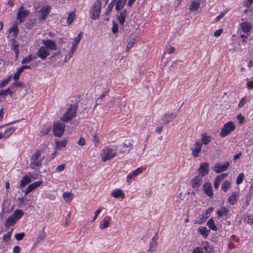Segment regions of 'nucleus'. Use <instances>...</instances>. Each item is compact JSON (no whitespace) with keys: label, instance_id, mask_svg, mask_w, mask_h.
Listing matches in <instances>:
<instances>
[{"label":"nucleus","instance_id":"nucleus-1","mask_svg":"<svg viewBox=\"0 0 253 253\" xmlns=\"http://www.w3.org/2000/svg\"><path fill=\"white\" fill-rule=\"evenodd\" d=\"M42 150H38L33 154L30 159V167L32 169H36V168L40 167L42 165V161L44 159V156L41 157Z\"/></svg>","mask_w":253,"mask_h":253},{"label":"nucleus","instance_id":"nucleus-2","mask_svg":"<svg viewBox=\"0 0 253 253\" xmlns=\"http://www.w3.org/2000/svg\"><path fill=\"white\" fill-rule=\"evenodd\" d=\"M117 153L113 149L106 147L100 153L101 160L103 162H106L116 156Z\"/></svg>","mask_w":253,"mask_h":253},{"label":"nucleus","instance_id":"nucleus-3","mask_svg":"<svg viewBox=\"0 0 253 253\" xmlns=\"http://www.w3.org/2000/svg\"><path fill=\"white\" fill-rule=\"evenodd\" d=\"M235 125L232 122H228L225 123L221 129L219 135L221 137H224L229 135L235 129Z\"/></svg>","mask_w":253,"mask_h":253},{"label":"nucleus","instance_id":"nucleus-4","mask_svg":"<svg viewBox=\"0 0 253 253\" xmlns=\"http://www.w3.org/2000/svg\"><path fill=\"white\" fill-rule=\"evenodd\" d=\"M101 3L100 0H96L91 9V18L93 20H96L99 18Z\"/></svg>","mask_w":253,"mask_h":253},{"label":"nucleus","instance_id":"nucleus-5","mask_svg":"<svg viewBox=\"0 0 253 253\" xmlns=\"http://www.w3.org/2000/svg\"><path fill=\"white\" fill-rule=\"evenodd\" d=\"M77 107V104H71L66 114L62 117V121L66 122L70 121L75 116Z\"/></svg>","mask_w":253,"mask_h":253},{"label":"nucleus","instance_id":"nucleus-6","mask_svg":"<svg viewBox=\"0 0 253 253\" xmlns=\"http://www.w3.org/2000/svg\"><path fill=\"white\" fill-rule=\"evenodd\" d=\"M8 34L7 36V38H10V37H12L11 42L13 43L16 42H17L15 38H16L19 32V29L17 23L13 24L12 27L8 30Z\"/></svg>","mask_w":253,"mask_h":253},{"label":"nucleus","instance_id":"nucleus-7","mask_svg":"<svg viewBox=\"0 0 253 253\" xmlns=\"http://www.w3.org/2000/svg\"><path fill=\"white\" fill-rule=\"evenodd\" d=\"M65 129V124L63 123H54L53 126L54 134L58 137L62 135Z\"/></svg>","mask_w":253,"mask_h":253},{"label":"nucleus","instance_id":"nucleus-8","mask_svg":"<svg viewBox=\"0 0 253 253\" xmlns=\"http://www.w3.org/2000/svg\"><path fill=\"white\" fill-rule=\"evenodd\" d=\"M213 210V207L209 208L205 212H203L202 214L200 215L198 217V220H196L195 223L201 224L204 222L206 219L210 215L211 212Z\"/></svg>","mask_w":253,"mask_h":253},{"label":"nucleus","instance_id":"nucleus-9","mask_svg":"<svg viewBox=\"0 0 253 253\" xmlns=\"http://www.w3.org/2000/svg\"><path fill=\"white\" fill-rule=\"evenodd\" d=\"M229 165V162H226L224 164L217 163L214 165L212 169L217 173H220L226 171Z\"/></svg>","mask_w":253,"mask_h":253},{"label":"nucleus","instance_id":"nucleus-10","mask_svg":"<svg viewBox=\"0 0 253 253\" xmlns=\"http://www.w3.org/2000/svg\"><path fill=\"white\" fill-rule=\"evenodd\" d=\"M50 51L47 50V47L42 46L36 53L37 57L40 58L42 60H44L49 55Z\"/></svg>","mask_w":253,"mask_h":253},{"label":"nucleus","instance_id":"nucleus-11","mask_svg":"<svg viewBox=\"0 0 253 253\" xmlns=\"http://www.w3.org/2000/svg\"><path fill=\"white\" fill-rule=\"evenodd\" d=\"M42 43L47 50H56L57 48L55 42L50 39L43 40Z\"/></svg>","mask_w":253,"mask_h":253},{"label":"nucleus","instance_id":"nucleus-12","mask_svg":"<svg viewBox=\"0 0 253 253\" xmlns=\"http://www.w3.org/2000/svg\"><path fill=\"white\" fill-rule=\"evenodd\" d=\"M158 232L155 234V235L152 238L149 243V249L147 250V253H152L156 251L155 247L157 244L158 239Z\"/></svg>","mask_w":253,"mask_h":253},{"label":"nucleus","instance_id":"nucleus-13","mask_svg":"<svg viewBox=\"0 0 253 253\" xmlns=\"http://www.w3.org/2000/svg\"><path fill=\"white\" fill-rule=\"evenodd\" d=\"M209 164L207 162H203L201 164L200 167L198 169V171L201 177H204L208 174Z\"/></svg>","mask_w":253,"mask_h":253},{"label":"nucleus","instance_id":"nucleus-14","mask_svg":"<svg viewBox=\"0 0 253 253\" xmlns=\"http://www.w3.org/2000/svg\"><path fill=\"white\" fill-rule=\"evenodd\" d=\"M29 14V11L24 9L23 6H20L19 8L18 12L17 14V19L19 20L20 23L23 22L22 19L25 17Z\"/></svg>","mask_w":253,"mask_h":253},{"label":"nucleus","instance_id":"nucleus-15","mask_svg":"<svg viewBox=\"0 0 253 253\" xmlns=\"http://www.w3.org/2000/svg\"><path fill=\"white\" fill-rule=\"evenodd\" d=\"M42 181H38L29 185L25 189V195H27L30 192L39 187L42 184Z\"/></svg>","mask_w":253,"mask_h":253},{"label":"nucleus","instance_id":"nucleus-16","mask_svg":"<svg viewBox=\"0 0 253 253\" xmlns=\"http://www.w3.org/2000/svg\"><path fill=\"white\" fill-rule=\"evenodd\" d=\"M203 143H195L191 147V150L192 151V156L194 157H197L199 153L201 151Z\"/></svg>","mask_w":253,"mask_h":253},{"label":"nucleus","instance_id":"nucleus-17","mask_svg":"<svg viewBox=\"0 0 253 253\" xmlns=\"http://www.w3.org/2000/svg\"><path fill=\"white\" fill-rule=\"evenodd\" d=\"M240 26L243 32L248 33L252 29L253 25L250 22L245 21L240 23Z\"/></svg>","mask_w":253,"mask_h":253},{"label":"nucleus","instance_id":"nucleus-18","mask_svg":"<svg viewBox=\"0 0 253 253\" xmlns=\"http://www.w3.org/2000/svg\"><path fill=\"white\" fill-rule=\"evenodd\" d=\"M203 190L204 193L209 196L211 197L213 195L212 188L210 183L207 182L205 183L203 186Z\"/></svg>","mask_w":253,"mask_h":253},{"label":"nucleus","instance_id":"nucleus-19","mask_svg":"<svg viewBox=\"0 0 253 253\" xmlns=\"http://www.w3.org/2000/svg\"><path fill=\"white\" fill-rule=\"evenodd\" d=\"M202 182V177L200 175L196 176L191 181L192 187L194 189L198 188L201 184Z\"/></svg>","mask_w":253,"mask_h":253},{"label":"nucleus","instance_id":"nucleus-20","mask_svg":"<svg viewBox=\"0 0 253 253\" xmlns=\"http://www.w3.org/2000/svg\"><path fill=\"white\" fill-rule=\"evenodd\" d=\"M205 0H195L192 2L189 6V9L192 11H197L200 7L201 2Z\"/></svg>","mask_w":253,"mask_h":253},{"label":"nucleus","instance_id":"nucleus-21","mask_svg":"<svg viewBox=\"0 0 253 253\" xmlns=\"http://www.w3.org/2000/svg\"><path fill=\"white\" fill-rule=\"evenodd\" d=\"M50 12L49 7H43L39 12L41 14L39 17L40 20H44L47 17V15Z\"/></svg>","mask_w":253,"mask_h":253},{"label":"nucleus","instance_id":"nucleus-22","mask_svg":"<svg viewBox=\"0 0 253 253\" xmlns=\"http://www.w3.org/2000/svg\"><path fill=\"white\" fill-rule=\"evenodd\" d=\"M18 220L14 217L12 214L9 216L7 219L5 223H4V226L6 228H8L10 226H13L16 224Z\"/></svg>","mask_w":253,"mask_h":253},{"label":"nucleus","instance_id":"nucleus-23","mask_svg":"<svg viewBox=\"0 0 253 253\" xmlns=\"http://www.w3.org/2000/svg\"><path fill=\"white\" fill-rule=\"evenodd\" d=\"M111 195L115 198L120 197L123 199L125 198V194L121 189H116L114 190L111 193Z\"/></svg>","mask_w":253,"mask_h":253},{"label":"nucleus","instance_id":"nucleus-24","mask_svg":"<svg viewBox=\"0 0 253 253\" xmlns=\"http://www.w3.org/2000/svg\"><path fill=\"white\" fill-rule=\"evenodd\" d=\"M126 10L124 9L122 12L120 13V15L117 18V19L118 20L120 24L123 26H124L125 22L126 21Z\"/></svg>","mask_w":253,"mask_h":253},{"label":"nucleus","instance_id":"nucleus-25","mask_svg":"<svg viewBox=\"0 0 253 253\" xmlns=\"http://www.w3.org/2000/svg\"><path fill=\"white\" fill-rule=\"evenodd\" d=\"M31 177L27 175H25L22 178V179L20 181V187L21 188L25 187V186L29 183L31 182Z\"/></svg>","mask_w":253,"mask_h":253},{"label":"nucleus","instance_id":"nucleus-26","mask_svg":"<svg viewBox=\"0 0 253 253\" xmlns=\"http://www.w3.org/2000/svg\"><path fill=\"white\" fill-rule=\"evenodd\" d=\"M176 116V115H174L173 113L166 114L163 118L164 123L165 124H168Z\"/></svg>","mask_w":253,"mask_h":253},{"label":"nucleus","instance_id":"nucleus-27","mask_svg":"<svg viewBox=\"0 0 253 253\" xmlns=\"http://www.w3.org/2000/svg\"><path fill=\"white\" fill-rule=\"evenodd\" d=\"M126 0H118L116 2L115 9L116 11H119L122 9L126 3Z\"/></svg>","mask_w":253,"mask_h":253},{"label":"nucleus","instance_id":"nucleus-28","mask_svg":"<svg viewBox=\"0 0 253 253\" xmlns=\"http://www.w3.org/2000/svg\"><path fill=\"white\" fill-rule=\"evenodd\" d=\"M229 210L225 207H221L219 210L216 211L217 214L218 216H226L228 215Z\"/></svg>","mask_w":253,"mask_h":253},{"label":"nucleus","instance_id":"nucleus-29","mask_svg":"<svg viewBox=\"0 0 253 253\" xmlns=\"http://www.w3.org/2000/svg\"><path fill=\"white\" fill-rule=\"evenodd\" d=\"M198 232L204 237H207L210 233V230L206 227H201L198 228Z\"/></svg>","mask_w":253,"mask_h":253},{"label":"nucleus","instance_id":"nucleus-30","mask_svg":"<svg viewBox=\"0 0 253 253\" xmlns=\"http://www.w3.org/2000/svg\"><path fill=\"white\" fill-rule=\"evenodd\" d=\"M63 197L67 203L70 202L73 198V194L71 192H66L63 194Z\"/></svg>","mask_w":253,"mask_h":253},{"label":"nucleus","instance_id":"nucleus-31","mask_svg":"<svg viewBox=\"0 0 253 253\" xmlns=\"http://www.w3.org/2000/svg\"><path fill=\"white\" fill-rule=\"evenodd\" d=\"M12 215L18 220L24 215V212L21 210H16Z\"/></svg>","mask_w":253,"mask_h":253},{"label":"nucleus","instance_id":"nucleus-32","mask_svg":"<svg viewBox=\"0 0 253 253\" xmlns=\"http://www.w3.org/2000/svg\"><path fill=\"white\" fill-rule=\"evenodd\" d=\"M212 140L211 136L208 135L206 133L201 134V142H210Z\"/></svg>","mask_w":253,"mask_h":253},{"label":"nucleus","instance_id":"nucleus-33","mask_svg":"<svg viewBox=\"0 0 253 253\" xmlns=\"http://www.w3.org/2000/svg\"><path fill=\"white\" fill-rule=\"evenodd\" d=\"M15 130V128L13 126L8 127L7 129H6L3 132L5 138L10 136V135L14 132Z\"/></svg>","mask_w":253,"mask_h":253},{"label":"nucleus","instance_id":"nucleus-34","mask_svg":"<svg viewBox=\"0 0 253 253\" xmlns=\"http://www.w3.org/2000/svg\"><path fill=\"white\" fill-rule=\"evenodd\" d=\"M135 42V38L134 36L131 37L129 39L128 42L127 44L126 47V51H128L133 46Z\"/></svg>","mask_w":253,"mask_h":253},{"label":"nucleus","instance_id":"nucleus-35","mask_svg":"<svg viewBox=\"0 0 253 253\" xmlns=\"http://www.w3.org/2000/svg\"><path fill=\"white\" fill-rule=\"evenodd\" d=\"M236 198H237L236 193L234 192L228 197V202L231 205H234L237 202Z\"/></svg>","mask_w":253,"mask_h":253},{"label":"nucleus","instance_id":"nucleus-36","mask_svg":"<svg viewBox=\"0 0 253 253\" xmlns=\"http://www.w3.org/2000/svg\"><path fill=\"white\" fill-rule=\"evenodd\" d=\"M207 225L212 230L216 231L217 230L216 226H215L214 221L212 218H210L207 222Z\"/></svg>","mask_w":253,"mask_h":253},{"label":"nucleus","instance_id":"nucleus-37","mask_svg":"<svg viewBox=\"0 0 253 253\" xmlns=\"http://www.w3.org/2000/svg\"><path fill=\"white\" fill-rule=\"evenodd\" d=\"M45 226H44L42 229V233H40L37 239V243H39L43 240L46 237V233L44 232V229Z\"/></svg>","mask_w":253,"mask_h":253},{"label":"nucleus","instance_id":"nucleus-38","mask_svg":"<svg viewBox=\"0 0 253 253\" xmlns=\"http://www.w3.org/2000/svg\"><path fill=\"white\" fill-rule=\"evenodd\" d=\"M35 58V56H33L32 55H29L22 60L21 63L23 64H27L34 60Z\"/></svg>","mask_w":253,"mask_h":253},{"label":"nucleus","instance_id":"nucleus-39","mask_svg":"<svg viewBox=\"0 0 253 253\" xmlns=\"http://www.w3.org/2000/svg\"><path fill=\"white\" fill-rule=\"evenodd\" d=\"M204 249L205 250V253H213V249L211 247L207 242L204 244Z\"/></svg>","mask_w":253,"mask_h":253},{"label":"nucleus","instance_id":"nucleus-40","mask_svg":"<svg viewBox=\"0 0 253 253\" xmlns=\"http://www.w3.org/2000/svg\"><path fill=\"white\" fill-rule=\"evenodd\" d=\"M10 87H8L5 90H1L0 91V96H5L7 94H10L11 96L12 94V92L10 89Z\"/></svg>","mask_w":253,"mask_h":253},{"label":"nucleus","instance_id":"nucleus-41","mask_svg":"<svg viewBox=\"0 0 253 253\" xmlns=\"http://www.w3.org/2000/svg\"><path fill=\"white\" fill-rule=\"evenodd\" d=\"M230 182L229 181H225L221 185V189L224 192H226L230 186Z\"/></svg>","mask_w":253,"mask_h":253},{"label":"nucleus","instance_id":"nucleus-42","mask_svg":"<svg viewBox=\"0 0 253 253\" xmlns=\"http://www.w3.org/2000/svg\"><path fill=\"white\" fill-rule=\"evenodd\" d=\"M13 231V229H11V231H8L6 234H4L3 236V242H7L10 240V237L12 235V232Z\"/></svg>","mask_w":253,"mask_h":253},{"label":"nucleus","instance_id":"nucleus-43","mask_svg":"<svg viewBox=\"0 0 253 253\" xmlns=\"http://www.w3.org/2000/svg\"><path fill=\"white\" fill-rule=\"evenodd\" d=\"M243 220L245 222L253 224V217L248 214L244 215Z\"/></svg>","mask_w":253,"mask_h":253},{"label":"nucleus","instance_id":"nucleus-44","mask_svg":"<svg viewBox=\"0 0 253 253\" xmlns=\"http://www.w3.org/2000/svg\"><path fill=\"white\" fill-rule=\"evenodd\" d=\"M75 13L74 12H70L68 15L67 23L70 25L74 21Z\"/></svg>","mask_w":253,"mask_h":253},{"label":"nucleus","instance_id":"nucleus-45","mask_svg":"<svg viewBox=\"0 0 253 253\" xmlns=\"http://www.w3.org/2000/svg\"><path fill=\"white\" fill-rule=\"evenodd\" d=\"M22 72V70L19 68L17 69V71H16V72L14 74L13 77V80L16 81L18 79H19V77H20V74H21V73Z\"/></svg>","mask_w":253,"mask_h":253},{"label":"nucleus","instance_id":"nucleus-46","mask_svg":"<svg viewBox=\"0 0 253 253\" xmlns=\"http://www.w3.org/2000/svg\"><path fill=\"white\" fill-rule=\"evenodd\" d=\"M227 173H222L221 174L218 175L216 176L215 180L218 181L219 182H220L223 180L224 178L227 176Z\"/></svg>","mask_w":253,"mask_h":253},{"label":"nucleus","instance_id":"nucleus-47","mask_svg":"<svg viewBox=\"0 0 253 253\" xmlns=\"http://www.w3.org/2000/svg\"><path fill=\"white\" fill-rule=\"evenodd\" d=\"M24 86V84L22 82H14L11 86V88H13L17 87L22 88Z\"/></svg>","mask_w":253,"mask_h":253},{"label":"nucleus","instance_id":"nucleus-48","mask_svg":"<svg viewBox=\"0 0 253 253\" xmlns=\"http://www.w3.org/2000/svg\"><path fill=\"white\" fill-rule=\"evenodd\" d=\"M36 20L34 19L26 23V27L28 29H31L33 27V26L35 24V23H36Z\"/></svg>","mask_w":253,"mask_h":253},{"label":"nucleus","instance_id":"nucleus-49","mask_svg":"<svg viewBox=\"0 0 253 253\" xmlns=\"http://www.w3.org/2000/svg\"><path fill=\"white\" fill-rule=\"evenodd\" d=\"M109 226V222L107 220L103 221L102 224L100 225V229L103 230Z\"/></svg>","mask_w":253,"mask_h":253},{"label":"nucleus","instance_id":"nucleus-50","mask_svg":"<svg viewBox=\"0 0 253 253\" xmlns=\"http://www.w3.org/2000/svg\"><path fill=\"white\" fill-rule=\"evenodd\" d=\"M25 236V233L24 232L17 233L15 235V237L17 240H21L23 239Z\"/></svg>","mask_w":253,"mask_h":253},{"label":"nucleus","instance_id":"nucleus-51","mask_svg":"<svg viewBox=\"0 0 253 253\" xmlns=\"http://www.w3.org/2000/svg\"><path fill=\"white\" fill-rule=\"evenodd\" d=\"M112 32L113 34H116L118 32V25L115 21L113 22Z\"/></svg>","mask_w":253,"mask_h":253},{"label":"nucleus","instance_id":"nucleus-52","mask_svg":"<svg viewBox=\"0 0 253 253\" xmlns=\"http://www.w3.org/2000/svg\"><path fill=\"white\" fill-rule=\"evenodd\" d=\"M82 34H83V33L82 32H80L78 34L77 37L75 39L74 42L76 43V44H78L80 42V41H81V40L82 39Z\"/></svg>","mask_w":253,"mask_h":253},{"label":"nucleus","instance_id":"nucleus-53","mask_svg":"<svg viewBox=\"0 0 253 253\" xmlns=\"http://www.w3.org/2000/svg\"><path fill=\"white\" fill-rule=\"evenodd\" d=\"M56 149L62 150V148H65L67 143H56Z\"/></svg>","mask_w":253,"mask_h":253},{"label":"nucleus","instance_id":"nucleus-54","mask_svg":"<svg viewBox=\"0 0 253 253\" xmlns=\"http://www.w3.org/2000/svg\"><path fill=\"white\" fill-rule=\"evenodd\" d=\"M253 3V0H246L244 2L243 6L249 7Z\"/></svg>","mask_w":253,"mask_h":253},{"label":"nucleus","instance_id":"nucleus-55","mask_svg":"<svg viewBox=\"0 0 253 253\" xmlns=\"http://www.w3.org/2000/svg\"><path fill=\"white\" fill-rule=\"evenodd\" d=\"M6 203H7V201H4L3 202V203L2 205V211H1V212L0 213V216H2L3 213H5V212H7V211L5 210H6V208H5V207H4V206H5V204H6Z\"/></svg>","mask_w":253,"mask_h":253},{"label":"nucleus","instance_id":"nucleus-56","mask_svg":"<svg viewBox=\"0 0 253 253\" xmlns=\"http://www.w3.org/2000/svg\"><path fill=\"white\" fill-rule=\"evenodd\" d=\"M247 102V99L246 97L243 98L238 103V107H243L245 104Z\"/></svg>","mask_w":253,"mask_h":253},{"label":"nucleus","instance_id":"nucleus-57","mask_svg":"<svg viewBox=\"0 0 253 253\" xmlns=\"http://www.w3.org/2000/svg\"><path fill=\"white\" fill-rule=\"evenodd\" d=\"M65 168V164H61V165L58 166L56 168V170L58 172H60V171H63L64 169Z\"/></svg>","mask_w":253,"mask_h":253},{"label":"nucleus","instance_id":"nucleus-58","mask_svg":"<svg viewBox=\"0 0 253 253\" xmlns=\"http://www.w3.org/2000/svg\"><path fill=\"white\" fill-rule=\"evenodd\" d=\"M192 253H204L202 249L200 247H196L193 250Z\"/></svg>","mask_w":253,"mask_h":253},{"label":"nucleus","instance_id":"nucleus-59","mask_svg":"<svg viewBox=\"0 0 253 253\" xmlns=\"http://www.w3.org/2000/svg\"><path fill=\"white\" fill-rule=\"evenodd\" d=\"M244 177V174L243 173H241L238 175V185L242 182Z\"/></svg>","mask_w":253,"mask_h":253},{"label":"nucleus","instance_id":"nucleus-60","mask_svg":"<svg viewBox=\"0 0 253 253\" xmlns=\"http://www.w3.org/2000/svg\"><path fill=\"white\" fill-rule=\"evenodd\" d=\"M116 0H113V1L108 4V7H107V10L108 11H111L114 6V2Z\"/></svg>","mask_w":253,"mask_h":253},{"label":"nucleus","instance_id":"nucleus-61","mask_svg":"<svg viewBox=\"0 0 253 253\" xmlns=\"http://www.w3.org/2000/svg\"><path fill=\"white\" fill-rule=\"evenodd\" d=\"M222 32H223V29H219L218 30H216L214 33V36L215 37H219V36H220L221 35V34H222Z\"/></svg>","mask_w":253,"mask_h":253},{"label":"nucleus","instance_id":"nucleus-62","mask_svg":"<svg viewBox=\"0 0 253 253\" xmlns=\"http://www.w3.org/2000/svg\"><path fill=\"white\" fill-rule=\"evenodd\" d=\"M244 117L241 114H238V123L242 124L244 121Z\"/></svg>","mask_w":253,"mask_h":253},{"label":"nucleus","instance_id":"nucleus-63","mask_svg":"<svg viewBox=\"0 0 253 253\" xmlns=\"http://www.w3.org/2000/svg\"><path fill=\"white\" fill-rule=\"evenodd\" d=\"M142 170L140 168H137L135 170L133 171V175L136 176L142 173Z\"/></svg>","mask_w":253,"mask_h":253},{"label":"nucleus","instance_id":"nucleus-64","mask_svg":"<svg viewBox=\"0 0 253 253\" xmlns=\"http://www.w3.org/2000/svg\"><path fill=\"white\" fill-rule=\"evenodd\" d=\"M21 250V248L20 247L16 246L14 247L13 251V253H20Z\"/></svg>","mask_w":253,"mask_h":253}]
</instances>
